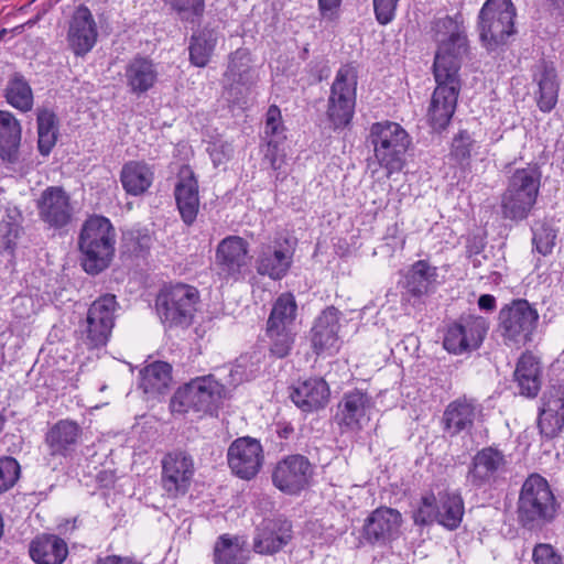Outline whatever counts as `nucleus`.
Here are the masks:
<instances>
[{
    "label": "nucleus",
    "mask_w": 564,
    "mask_h": 564,
    "mask_svg": "<svg viewBox=\"0 0 564 564\" xmlns=\"http://www.w3.org/2000/svg\"><path fill=\"white\" fill-rule=\"evenodd\" d=\"M431 30L437 44L433 72H437V76L443 78H448L449 74L458 75L462 61L469 50L463 14L436 18L431 23Z\"/></svg>",
    "instance_id": "f257e3e1"
},
{
    "label": "nucleus",
    "mask_w": 564,
    "mask_h": 564,
    "mask_svg": "<svg viewBox=\"0 0 564 564\" xmlns=\"http://www.w3.org/2000/svg\"><path fill=\"white\" fill-rule=\"evenodd\" d=\"M560 505L547 480L539 474H531L522 484L517 501V521L531 532H540L551 524Z\"/></svg>",
    "instance_id": "f03ea898"
},
{
    "label": "nucleus",
    "mask_w": 564,
    "mask_h": 564,
    "mask_svg": "<svg viewBox=\"0 0 564 564\" xmlns=\"http://www.w3.org/2000/svg\"><path fill=\"white\" fill-rule=\"evenodd\" d=\"M115 243L116 231L110 220L104 216L89 217L78 239L84 270L91 275L106 270L115 256Z\"/></svg>",
    "instance_id": "7ed1b4c3"
},
{
    "label": "nucleus",
    "mask_w": 564,
    "mask_h": 564,
    "mask_svg": "<svg viewBox=\"0 0 564 564\" xmlns=\"http://www.w3.org/2000/svg\"><path fill=\"white\" fill-rule=\"evenodd\" d=\"M368 140L373 147V156L386 170L387 177L403 170L411 138L399 123L389 120L372 123Z\"/></svg>",
    "instance_id": "20e7f679"
},
{
    "label": "nucleus",
    "mask_w": 564,
    "mask_h": 564,
    "mask_svg": "<svg viewBox=\"0 0 564 564\" xmlns=\"http://www.w3.org/2000/svg\"><path fill=\"white\" fill-rule=\"evenodd\" d=\"M541 185V171L538 165L529 164L513 171L508 186L501 195V214L503 218L520 221L533 209Z\"/></svg>",
    "instance_id": "39448f33"
},
{
    "label": "nucleus",
    "mask_w": 564,
    "mask_h": 564,
    "mask_svg": "<svg viewBox=\"0 0 564 564\" xmlns=\"http://www.w3.org/2000/svg\"><path fill=\"white\" fill-rule=\"evenodd\" d=\"M226 394V388L213 375L196 377L180 387L170 401L173 414L195 412L209 413L217 411Z\"/></svg>",
    "instance_id": "423d86ee"
},
{
    "label": "nucleus",
    "mask_w": 564,
    "mask_h": 564,
    "mask_svg": "<svg viewBox=\"0 0 564 564\" xmlns=\"http://www.w3.org/2000/svg\"><path fill=\"white\" fill-rule=\"evenodd\" d=\"M199 302L198 290L189 284L175 283L164 286L156 295L155 306L163 324L169 327H188Z\"/></svg>",
    "instance_id": "0eeeda50"
},
{
    "label": "nucleus",
    "mask_w": 564,
    "mask_h": 564,
    "mask_svg": "<svg viewBox=\"0 0 564 564\" xmlns=\"http://www.w3.org/2000/svg\"><path fill=\"white\" fill-rule=\"evenodd\" d=\"M511 0H486L478 14L479 37L488 51H497L516 33Z\"/></svg>",
    "instance_id": "6e6552de"
},
{
    "label": "nucleus",
    "mask_w": 564,
    "mask_h": 564,
    "mask_svg": "<svg viewBox=\"0 0 564 564\" xmlns=\"http://www.w3.org/2000/svg\"><path fill=\"white\" fill-rule=\"evenodd\" d=\"M358 70L343 65L335 75L327 99L326 116L334 129H344L352 120L356 107Z\"/></svg>",
    "instance_id": "1a4fd4ad"
},
{
    "label": "nucleus",
    "mask_w": 564,
    "mask_h": 564,
    "mask_svg": "<svg viewBox=\"0 0 564 564\" xmlns=\"http://www.w3.org/2000/svg\"><path fill=\"white\" fill-rule=\"evenodd\" d=\"M539 313L527 300H512L498 314V332L507 346H524L532 340Z\"/></svg>",
    "instance_id": "9d476101"
},
{
    "label": "nucleus",
    "mask_w": 564,
    "mask_h": 564,
    "mask_svg": "<svg viewBox=\"0 0 564 564\" xmlns=\"http://www.w3.org/2000/svg\"><path fill=\"white\" fill-rule=\"evenodd\" d=\"M119 308L117 297L106 293L97 297L88 307L86 318L79 324L80 339L88 349H98L107 345Z\"/></svg>",
    "instance_id": "9b49d317"
},
{
    "label": "nucleus",
    "mask_w": 564,
    "mask_h": 564,
    "mask_svg": "<svg viewBox=\"0 0 564 564\" xmlns=\"http://www.w3.org/2000/svg\"><path fill=\"white\" fill-rule=\"evenodd\" d=\"M510 462L497 445L477 451L468 465L466 482L477 490L496 488L506 479Z\"/></svg>",
    "instance_id": "f8f14e48"
},
{
    "label": "nucleus",
    "mask_w": 564,
    "mask_h": 564,
    "mask_svg": "<svg viewBox=\"0 0 564 564\" xmlns=\"http://www.w3.org/2000/svg\"><path fill=\"white\" fill-rule=\"evenodd\" d=\"M249 242L240 236H227L219 241L215 251V265L220 280L240 282L250 270Z\"/></svg>",
    "instance_id": "ddd939ff"
},
{
    "label": "nucleus",
    "mask_w": 564,
    "mask_h": 564,
    "mask_svg": "<svg viewBox=\"0 0 564 564\" xmlns=\"http://www.w3.org/2000/svg\"><path fill=\"white\" fill-rule=\"evenodd\" d=\"M489 329V321L480 315L467 314L451 323L443 338V347L454 355L478 349Z\"/></svg>",
    "instance_id": "4468645a"
},
{
    "label": "nucleus",
    "mask_w": 564,
    "mask_h": 564,
    "mask_svg": "<svg viewBox=\"0 0 564 564\" xmlns=\"http://www.w3.org/2000/svg\"><path fill=\"white\" fill-rule=\"evenodd\" d=\"M314 476V466L301 454L280 459L272 470V482L282 492L294 496L305 490Z\"/></svg>",
    "instance_id": "2eb2a0df"
},
{
    "label": "nucleus",
    "mask_w": 564,
    "mask_h": 564,
    "mask_svg": "<svg viewBox=\"0 0 564 564\" xmlns=\"http://www.w3.org/2000/svg\"><path fill=\"white\" fill-rule=\"evenodd\" d=\"M161 465V484L167 497L184 496L188 491L195 474L192 455L183 449H174L163 456Z\"/></svg>",
    "instance_id": "dca6fc26"
},
{
    "label": "nucleus",
    "mask_w": 564,
    "mask_h": 564,
    "mask_svg": "<svg viewBox=\"0 0 564 564\" xmlns=\"http://www.w3.org/2000/svg\"><path fill=\"white\" fill-rule=\"evenodd\" d=\"M433 73L437 86L431 98L427 118L435 131H442L449 124L456 110L460 79L459 75L455 74H449L448 78H443L437 76V72Z\"/></svg>",
    "instance_id": "f3484780"
},
{
    "label": "nucleus",
    "mask_w": 564,
    "mask_h": 564,
    "mask_svg": "<svg viewBox=\"0 0 564 564\" xmlns=\"http://www.w3.org/2000/svg\"><path fill=\"white\" fill-rule=\"evenodd\" d=\"M293 262V249L288 238H275L259 246L256 257V270L259 275L273 281L282 280Z\"/></svg>",
    "instance_id": "a211bd4d"
},
{
    "label": "nucleus",
    "mask_w": 564,
    "mask_h": 564,
    "mask_svg": "<svg viewBox=\"0 0 564 564\" xmlns=\"http://www.w3.org/2000/svg\"><path fill=\"white\" fill-rule=\"evenodd\" d=\"M228 466L237 477L250 480L261 470L264 453L261 443L245 436L235 440L227 451Z\"/></svg>",
    "instance_id": "6ab92c4d"
},
{
    "label": "nucleus",
    "mask_w": 564,
    "mask_h": 564,
    "mask_svg": "<svg viewBox=\"0 0 564 564\" xmlns=\"http://www.w3.org/2000/svg\"><path fill=\"white\" fill-rule=\"evenodd\" d=\"M438 283L437 267L432 265L429 260H417L401 273V299L409 303L412 300H420L432 292Z\"/></svg>",
    "instance_id": "aec40b11"
},
{
    "label": "nucleus",
    "mask_w": 564,
    "mask_h": 564,
    "mask_svg": "<svg viewBox=\"0 0 564 564\" xmlns=\"http://www.w3.org/2000/svg\"><path fill=\"white\" fill-rule=\"evenodd\" d=\"M293 538L292 523L281 517L263 519L254 530L252 549L261 555H273Z\"/></svg>",
    "instance_id": "412c9836"
},
{
    "label": "nucleus",
    "mask_w": 564,
    "mask_h": 564,
    "mask_svg": "<svg viewBox=\"0 0 564 564\" xmlns=\"http://www.w3.org/2000/svg\"><path fill=\"white\" fill-rule=\"evenodd\" d=\"M481 411V404L475 398L458 397L445 406L442 415L443 431L452 437L470 433Z\"/></svg>",
    "instance_id": "4be33fe9"
},
{
    "label": "nucleus",
    "mask_w": 564,
    "mask_h": 564,
    "mask_svg": "<svg viewBox=\"0 0 564 564\" xmlns=\"http://www.w3.org/2000/svg\"><path fill=\"white\" fill-rule=\"evenodd\" d=\"M373 406L371 397L361 390L344 394L337 405L335 421L341 431L357 432L369 421V412Z\"/></svg>",
    "instance_id": "5701e85b"
},
{
    "label": "nucleus",
    "mask_w": 564,
    "mask_h": 564,
    "mask_svg": "<svg viewBox=\"0 0 564 564\" xmlns=\"http://www.w3.org/2000/svg\"><path fill=\"white\" fill-rule=\"evenodd\" d=\"M36 207L40 218L52 228H63L73 218L70 197L63 187L50 186L37 199Z\"/></svg>",
    "instance_id": "b1692460"
},
{
    "label": "nucleus",
    "mask_w": 564,
    "mask_h": 564,
    "mask_svg": "<svg viewBox=\"0 0 564 564\" xmlns=\"http://www.w3.org/2000/svg\"><path fill=\"white\" fill-rule=\"evenodd\" d=\"M97 25L90 10L79 6L69 22L67 41L76 56L86 55L96 44Z\"/></svg>",
    "instance_id": "393cba45"
},
{
    "label": "nucleus",
    "mask_w": 564,
    "mask_h": 564,
    "mask_svg": "<svg viewBox=\"0 0 564 564\" xmlns=\"http://www.w3.org/2000/svg\"><path fill=\"white\" fill-rule=\"evenodd\" d=\"M258 82V75L251 66L250 54L246 48H238L229 54L224 73L225 87L236 96L249 91Z\"/></svg>",
    "instance_id": "a878e982"
},
{
    "label": "nucleus",
    "mask_w": 564,
    "mask_h": 564,
    "mask_svg": "<svg viewBox=\"0 0 564 564\" xmlns=\"http://www.w3.org/2000/svg\"><path fill=\"white\" fill-rule=\"evenodd\" d=\"M174 196L181 218L187 226L195 223L199 210L198 182L188 165H183L178 172Z\"/></svg>",
    "instance_id": "bb28decb"
},
{
    "label": "nucleus",
    "mask_w": 564,
    "mask_h": 564,
    "mask_svg": "<svg viewBox=\"0 0 564 564\" xmlns=\"http://www.w3.org/2000/svg\"><path fill=\"white\" fill-rule=\"evenodd\" d=\"M340 312L335 306H327L317 316L311 329V344L315 354L336 351L338 349V330Z\"/></svg>",
    "instance_id": "cd10ccee"
},
{
    "label": "nucleus",
    "mask_w": 564,
    "mask_h": 564,
    "mask_svg": "<svg viewBox=\"0 0 564 564\" xmlns=\"http://www.w3.org/2000/svg\"><path fill=\"white\" fill-rule=\"evenodd\" d=\"M538 426L547 438L555 437L564 426V389L552 386L542 398Z\"/></svg>",
    "instance_id": "c85d7f7f"
},
{
    "label": "nucleus",
    "mask_w": 564,
    "mask_h": 564,
    "mask_svg": "<svg viewBox=\"0 0 564 564\" xmlns=\"http://www.w3.org/2000/svg\"><path fill=\"white\" fill-rule=\"evenodd\" d=\"M401 521L398 510L378 508L365 521L364 538L371 544H386L397 536Z\"/></svg>",
    "instance_id": "c756f323"
},
{
    "label": "nucleus",
    "mask_w": 564,
    "mask_h": 564,
    "mask_svg": "<svg viewBox=\"0 0 564 564\" xmlns=\"http://www.w3.org/2000/svg\"><path fill=\"white\" fill-rule=\"evenodd\" d=\"M533 83L536 84L535 99L539 109L550 112L557 104L560 83L553 63L540 59L532 68Z\"/></svg>",
    "instance_id": "7c9ffc66"
},
{
    "label": "nucleus",
    "mask_w": 564,
    "mask_h": 564,
    "mask_svg": "<svg viewBox=\"0 0 564 564\" xmlns=\"http://www.w3.org/2000/svg\"><path fill=\"white\" fill-rule=\"evenodd\" d=\"M123 76L128 91L140 97L155 86L159 72L151 58L135 55L126 64Z\"/></svg>",
    "instance_id": "2f4dec72"
},
{
    "label": "nucleus",
    "mask_w": 564,
    "mask_h": 564,
    "mask_svg": "<svg viewBox=\"0 0 564 564\" xmlns=\"http://www.w3.org/2000/svg\"><path fill=\"white\" fill-rule=\"evenodd\" d=\"M329 389L325 380L310 378L293 388L290 398L303 412H313L326 405Z\"/></svg>",
    "instance_id": "473e14b6"
},
{
    "label": "nucleus",
    "mask_w": 564,
    "mask_h": 564,
    "mask_svg": "<svg viewBox=\"0 0 564 564\" xmlns=\"http://www.w3.org/2000/svg\"><path fill=\"white\" fill-rule=\"evenodd\" d=\"M82 427L70 420H59L46 433L45 443L52 456H67L82 435Z\"/></svg>",
    "instance_id": "72a5a7b5"
},
{
    "label": "nucleus",
    "mask_w": 564,
    "mask_h": 564,
    "mask_svg": "<svg viewBox=\"0 0 564 564\" xmlns=\"http://www.w3.org/2000/svg\"><path fill=\"white\" fill-rule=\"evenodd\" d=\"M513 376L521 395L533 399L539 394L542 386V368L538 358L531 352L520 356Z\"/></svg>",
    "instance_id": "f704fd0d"
},
{
    "label": "nucleus",
    "mask_w": 564,
    "mask_h": 564,
    "mask_svg": "<svg viewBox=\"0 0 564 564\" xmlns=\"http://www.w3.org/2000/svg\"><path fill=\"white\" fill-rule=\"evenodd\" d=\"M29 553L37 564H62L68 555V546L55 534H42L32 540Z\"/></svg>",
    "instance_id": "c9c22d12"
},
{
    "label": "nucleus",
    "mask_w": 564,
    "mask_h": 564,
    "mask_svg": "<svg viewBox=\"0 0 564 564\" xmlns=\"http://www.w3.org/2000/svg\"><path fill=\"white\" fill-rule=\"evenodd\" d=\"M220 33L208 26L192 34L188 44L189 62L196 67H206L210 62Z\"/></svg>",
    "instance_id": "e433bc0d"
},
{
    "label": "nucleus",
    "mask_w": 564,
    "mask_h": 564,
    "mask_svg": "<svg viewBox=\"0 0 564 564\" xmlns=\"http://www.w3.org/2000/svg\"><path fill=\"white\" fill-rule=\"evenodd\" d=\"M154 173L144 162L129 161L120 172V182L127 194L139 196L144 194L153 183Z\"/></svg>",
    "instance_id": "4c0bfd02"
},
{
    "label": "nucleus",
    "mask_w": 564,
    "mask_h": 564,
    "mask_svg": "<svg viewBox=\"0 0 564 564\" xmlns=\"http://www.w3.org/2000/svg\"><path fill=\"white\" fill-rule=\"evenodd\" d=\"M464 513V499L459 491L444 490L438 492V524L451 531L456 530L463 521Z\"/></svg>",
    "instance_id": "58836bf2"
},
{
    "label": "nucleus",
    "mask_w": 564,
    "mask_h": 564,
    "mask_svg": "<svg viewBox=\"0 0 564 564\" xmlns=\"http://www.w3.org/2000/svg\"><path fill=\"white\" fill-rule=\"evenodd\" d=\"M140 388L144 393H165L172 381V367L165 361H154L140 371Z\"/></svg>",
    "instance_id": "ea45409f"
},
{
    "label": "nucleus",
    "mask_w": 564,
    "mask_h": 564,
    "mask_svg": "<svg viewBox=\"0 0 564 564\" xmlns=\"http://www.w3.org/2000/svg\"><path fill=\"white\" fill-rule=\"evenodd\" d=\"M214 564H246L249 560L245 541L240 536L221 534L214 545Z\"/></svg>",
    "instance_id": "a19ab883"
},
{
    "label": "nucleus",
    "mask_w": 564,
    "mask_h": 564,
    "mask_svg": "<svg viewBox=\"0 0 564 564\" xmlns=\"http://www.w3.org/2000/svg\"><path fill=\"white\" fill-rule=\"evenodd\" d=\"M296 316L297 302L295 296L291 292H284L273 302L267 325L294 328Z\"/></svg>",
    "instance_id": "79ce46f5"
},
{
    "label": "nucleus",
    "mask_w": 564,
    "mask_h": 564,
    "mask_svg": "<svg viewBox=\"0 0 564 564\" xmlns=\"http://www.w3.org/2000/svg\"><path fill=\"white\" fill-rule=\"evenodd\" d=\"M21 140V127L14 116L0 111V156L11 160Z\"/></svg>",
    "instance_id": "37998d69"
},
{
    "label": "nucleus",
    "mask_w": 564,
    "mask_h": 564,
    "mask_svg": "<svg viewBox=\"0 0 564 564\" xmlns=\"http://www.w3.org/2000/svg\"><path fill=\"white\" fill-rule=\"evenodd\" d=\"M37 148L42 155H48L55 147L58 135V126L56 115L42 109L37 113Z\"/></svg>",
    "instance_id": "c03bdc74"
},
{
    "label": "nucleus",
    "mask_w": 564,
    "mask_h": 564,
    "mask_svg": "<svg viewBox=\"0 0 564 564\" xmlns=\"http://www.w3.org/2000/svg\"><path fill=\"white\" fill-rule=\"evenodd\" d=\"M265 336L269 340L270 355L275 358H285L293 349L296 332L294 328L267 325Z\"/></svg>",
    "instance_id": "a18cd8bd"
},
{
    "label": "nucleus",
    "mask_w": 564,
    "mask_h": 564,
    "mask_svg": "<svg viewBox=\"0 0 564 564\" xmlns=\"http://www.w3.org/2000/svg\"><path fill=\"white\" fill-rule=\"evenodd\" d=\"M7 101L21 111H29L33 105L32 89L20 74H15L8 83L6 89Z\"/></svg>",
    "instance_id": "49530a36"
},
{
    "label": "nucleus",
    "mask_w": 564,
    "mask_h": 564,
    "mask_svg": "<svg viewBox=\"0 0 564 564\" xmlns=\"http://www.w3.org/2000/svg\"><path fill=\"white\" fill-rule=\"evenodd\" d=\"M182 21L196 22L204 13V0H163Z\"/></svg>",
    "instance_id": "de8ad7c7"
},
{
    "label": "nucleus",
    "mask_w": 564,
    "mask_h": 564,
    "mask_svg": "<svg viewBox=\"0 0 564 564\" xmlns=\"http://www.w3.org/2000/svg\"><path fill=\"white\" fill-rule=\"evenodd\" d=\"M21 231L22 227L13 221L11 217L2 220L0 224V248L10 257L14 256Z\"/></svg>",
    "instance_id": "09e8293b"
},
{
    "label": "nucleus",
    "mask_w": 564,
    "mask_h": 564,
    "mask_svg": "<svg viewBox=\"0 0 564 564\" xmlns=\"http://www.w3.org/2000/svg\"><path fill=\"white\" fill-rule=\"evenodd\" d=\"M437 514L438 496L435 497L433 492H429L421 498L420 506L414 514V522L421 525L437 522Z\"/></svg>",
    "instance_id": "8fccbe9b"
},
{
    "label": "nucleus",
    "mask_w": 564,
    "mask_h": 564,
    "mask_svg": "<svg viewBox=\"0 0 564 564\" xmlns=\"http://www.w3.org/2000/svg\"><path fill=\"white\" fill-rule=\"evenodd\" d=\"M20 465L11 456L0 457V494L10 490L19 480Z\"/></svg>",
    "instance_id": "3c124183"
},
{
    "label": "nucleus",
    "mask_w": 564,
    "mask_h": 564,
    "mask_svg": "<svg viewBox=\"0 0 564 564\" xmlns=\"http://www.w3.org/2000/svg\"><path fill=\"white\" fill-rule=\"evenodd\" d=\"M269 139H278L281 141L285 139L281 110L275 105H271L265 113L263 140Z\"/></svg>",
    "instance_id": "603ef678"
},
{
    "label": "nucleus",
    "mask_w": 564,
    "mask_h": 564,
    "mask_svg": "<svg viewBox=\"0 0 564 564\" xmlns=\"http://www.w3.org/2000/svg\"><path fill=\"white\" fill-rule=\"evenodd\" d=\"M557 232L551 226L543 224L534 230L532 242L534 249L542 256L551 254L555 246Z\"/></svg>",
    "instance_id": "864d4df0"
},
{
    "label": "nucleus",
    "mask_w": 564,
    "mask_h": 564,
    "mask_svg": "<svg viewBox=\"0 0 564 564\" xmlns=\"http://www.w3.org/2000/svg\"><path fill=\"white\" fill-rule=\"evenodd\" d=\"M533 564H564V556L550 543H536L532 550Z\"/></svg>",
    "instance_id": "5fc2aeb1"
},
{
    "label": "nucleus",
    "mask_w": 564,
    "mask_h": 564,
    "mask_svg": "<svg viewBox=\"0 0 564 564\" xmlns=\"http://www.w3.org/2000/svg\"><path fill=\"white\" fill-rule=\"evenodd\" d=\"M474 140L467 131H460L452 143V154L458 161H465L470 158Z\"/></svg>",
    "instance_id": "6e6d98bb"
},
{
    "label": "nucleus",
    "mask_w": 564,
    "mask_h": 564,
    "mask_svg": "<svg viewBox=\"0 0 564 564\" xmlns=\"http://www.w3.org/2000/svg\"><path fill=\"white\" fill-rule=\"evenodd\" d=\"M399 0H373V10L379 24L387 25L395 17Z\"/></svg>",
    "instance_id": "4d7b16f0"
},
{
    "label": "nucleus",
    "mask_w": 564,
    "mask_h": 564,
    "mask_svg": "<svg viewBox=\"0 0 564 564\" xmlns=\"http://www.w3.org/2000/svg\"><path fill=\"white\" fill-rule=\"evenodd\" d=\"M278 139L265 140V149L263 151V160L267 161L270 167L279 171L284 163V154L280 151V143Z\"/></svg>",
    "instance_id": "13d9d810"
},
{
    "label": "nucleus",
    "mask_w": 564,
    "mask_h": 564,
    "mask_svg": "<svg viewBox=\"0 0 564 564\" xmlns=\"http://www.w3.org/2000/svg\"><path fill=\"white\" fill-rule=\"evenodd\" d=\"M151 241H152V239L149 235H139L131 240L132 246H131L130 250L137 257H143L150 250Z\"/></svg>",
    "instance_id": "bf43d9fd"
},
{
    "label": "nucleus",
    "mask_w": 564,
    "mask_h": 564,
    "mask_svg": "<svg viewBox=\"0 0 564 564\" xmlns=\"http://www.w3.org/2000/svg\"><path fill=\"white\" fill-rule=\"evenodd\" d=\"M96 564H142L130 556H119V555H107L105 557H98Z\"/></svg>",
    "instance_id": "052dcab7"
},
{
    "label": "nucleus",
    "mask_w": 564,
    "mask_h": 564,
    "mask_svg": "<svg viewBox=\"0 0 564 564\" xmlns=\"http://www.w3.org/2000/svg\"><path fill=\"white\" fill-rule=\"evenodd\" d=\"M340 3L341 0H318V8L323 17H333Z\"/></svg>",
    "instance_id": "680f3d73"
},
{
    "label": "nucleus",
    "mask_w": 564,
    "mask_h": 564,
    "mask_svg": "<svg viewBox=\"0 0 564 564\" xmlns=\"http://www.w3.org/2000/svg\"><path fill=\"white\" fill-rule=\"evenodd\" d=\"M497 306L496 297L491 294H482L478 299V307L486 312H494Z\"/></svg>",
    "instance_id": "e2e57ef3"
},
{
    "label": "nucleus",
    "mask_w": 564,
    "mask_h": 564,
    "mask_svg": "<svg viewBox=\"0 0 564 564\" xmlns=\"http://www.w3.org/2000/svg\"><path fill=\"white\" fill-rule=\"evenodd\" d=\"M276 433L280 438H289L294 433V427L290 423H279Z\"/></svg>",
    "instance_id": "0e129e2a"
},
{
    "label": "nucleus",
    "mask_w": 564,
    "mask_h": 564,
    "mask_svg": "<svg viewBox=\"0 0 564 564\" xmlns=\"http://www.w3.org/2000/svg\"><path fill=\"white\" fill-rule=\"evenodd\" d=\"M6 423V417L0 413V433L2 432Z\"/></svg>",
    "instance_id": "69168bd1"
},
{
    "label": "nucleus",
    "mask_w": 564,
    "mask_h": 564,
    "mask_svg": "<svg viewBox=\"0 0 564 564\" xmlns=\"http://www.w3.org/2000/svg\"><path fill=\"white\" fill-rule=\"evenodd\" d=\"M553 2H554L557 7L564 6V0H553Z\"/></svg>",
    "instance_id": "338daca9"
}]
</instances>
